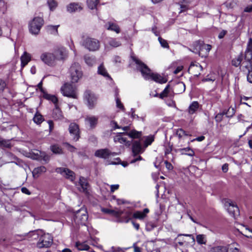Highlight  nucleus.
Masks as SVG:
<instances>
[{
    "instance_id": "f257e3e1",
    "label": "nucleus",
    "mask_w": 252,
    "mask_h": 252,
    "mask_svg": "<svg viewBox=\"0 0 252 252\" xmlns=\"http://www.w3.org/2000/svg\"><path fill=\"white\" fill-rule=\"evenodd\" d=\"M131 58L137 64V68L140 71L145 79H152L157 83L161 84L165 83L167 82V80L160 75L152 73L148 67L136 57L132 56Z\"/></svg>"
},
{
    "instance_id": "f03ea898",
    "label": "nucleus",
    "mask_w": 252,
    "mask_h": 252,
    "mask_svg": "<svg viewBox=\"0 0 252 252\" xmlns=\"http://www.w3.org/2000/svg\"><path fill=\"white\" fill-rule=\"evenodd\" d=\"M144 149L142 148L139 141H134L132 147V156L134 158L130 161V163H133L138 160H142V158L139 155L143 153Z\"/></svg>"
},
{
    "instance_id": "7ed1b4c3",
    "label": "nucleus",
    "mask_w": 252,
    "mask_h": 252,
    "mask_svg": "<svg viewBox=\"0 0 252 252\" xmlns=\"http://www.w3.org/2000/svg\"><path fill=\"white\" fill-rule=\"evenodd\" d=\"M70 73L72 82H77L83 75L80 64L78 63L72 64L70 68Z\"/></svg>"
},
{
    "instance_id": "20e7f679",
    "label": "nucleus",
    "mask_w": 252,
    "mask_h": 252,
    "mask_svg": "<svg viewBox=\"0 0 252 252\" xmlns=\"http://www.w3.org/2000/svg\"><path fill=\"white\" fill-rule=\"evenodd\" d=\"M83 46L90 51H95L99 49L100 42L96 39L87 37L83 42Z\"/></svg>"
},
{
    "instance_id": "39448f33",
    "label": "nucleus",
    "mask_w": 252,
    "mask_h": 252,
    "mask_svg": "<svg viewBox=\"0 0 252 252\" xmlns=\"http://www.w3.org/2000/svg\"><path fill=\"white\" fill-rule=\"evenodd\" d=\"M43 24V20L39 17L34 18L30 23V31L32 34H37L39 33Z\"/></svg>"
},
{
    "instance_id": "423d86ee",
    "label": "nucleus",
    "mask_w": 252,
    "mask_h": 252,
    "mask_svg": "<svg viewBox=\"0 0 252 252\" xmlns=\"http://www.w3.org/2000/svg\"><path fill=\"white\" fill-rule=\"evenodd\" d=\"M61 90L62 93L64 96L73 98H77L75 87L71 84L68 83L65 84L61 88Z\"/></svg>"
},
{
    "instance_id": "0eeeda50",
    "label": "nucleus",
    "mask_w": 252,
    "mask_h": 252,
    "mask_svg": "<svg viewBox=\"0 0 252 252\" xmlns=\"http://www.w3.org/2000/svg\"><path fill=\"white\" fill-rule=\"evenodd\" d=\"M53 243L52 237L49 234H44L39 238L37 243L38 248H48Z\"/></svg>"
},
{
    "instance_id": "6e6552de",
    "label": "nucleus",
    "mask_w": 252,
    "mask_h": 252,
    "mask_svg": "<svg viewBox=\"0 0 252 252\" xmlns=\"http://www.w3.org/2000/svg\"><path fill=\"white\" fill-rule=\"evenodd\" d=\"M88 216L85 209L81 208L75 215L74 221L78 224L85 225Z\"/></svg>"
},
{
    "instance_id": "1a4fd4ad",
    "label": "nucleus",
    "mask_w": 252,
    "mask_h": 252,
    "mask_svg": "<svg viewBox=\"0 0 252 252\" xmlns=\"http://www.w3.org/2000/svg\"><path fill=\"white\" fill-rule=\"evenodd\" d=\"M84 97L88 107L90 109H93L96 103V96L91 92L87 91L85 92Z\"/></svg>"
},
{
    "instance_id": "9d476101",
    "label": "nucleus",
    "mask_w": 252,
    "mask_h": 252,
    "mask_svg": "<svg viewBox=\"0 0 252 252\" xmlns=\"http://www.w3.org/2000/svg\"><path fill=\"white\" fill-rule=\"evenodd\" d=\"M211 49V46L209 44H200L197 43L196 47L195 49V51H193V52L197 53L200 56L206 57L208 55L209 52Z\"/></svg>"
},
{
    "instance_id": "9b49d317",
    "label": "nucleus",
    "mask_w": 252,
    "mask_h": 252,
    "mask_svg": "<svg viewBox=\"0 0 252 252\" xmlns=\"http://www.w3.org/2000/svg\"><path fill=\"white\" fill-rule=\"evenodd\" d=\"M225 206L228 212L235 219L239 215V210L237 205L230 200H227L225 203Z\"/></svg>"
},
{
    "instance_id": "f8f14e48",
    "label": "nucleus",
    "mask_w": 252,
    "mask_h": 252,
    "mask_svg": "<svg viewBox=\"0 0 252 252\" xmlns=\"http://www.w3.org/2000/svg\"><path fill=\"white\" fill-rule=\"evenodd\" d=\"M95 156L103 158H109L117 155L115 152H111L107 149L98 150L95 151Z\"/></svg>"
},
{
    "instance_id": "ddd939ff",
    "label": "nucleus",
    "mask_w": 252,
    "mask_h": 252,
    "mask_svg": "<svg viewBox=\"0 0 252 252\" xmlns=\"http://www.w3.org/2000/svg\"><path fill=\"white\" fill-rule=\"evenodd\" d=\"M41 60L45 64L52 66L55 64V59L53 53L44 52L40 56Z\"/></svg>"
},
{
    "instance_id": "4468645a",
    "label": "nucleus",
    "mask_w": 252,
    "mask_h": 252,
    "mask_svg": "<svg viewBox=\"0 0 252 252\" xmlns=\"http://www.w3.org/2000/svg\"><path fill=\"white\" fill-rule=\"evenodd\" d=\"M56 172L58 173H60L63 176L71 181H73L75 179L74 173L67 168L63 167L57 168L56 169Z\"/></svg>"
},
{
    "instance_id": "2eb2a0df",
    "label": "nucleus",
    "mask_w": 252,
    "mask_h": 252,
    "mask_svg": "<svg viewBox=\"0 0 252 252\" xmlns=\"http://www.w3.org/2000/svg\"><path fill=\"white\" fill-rule=\"evenodd\" d=\"M56 60H63L67 57V52L63 47H58L55 49L54 53Z\"/></svg>"
},
{
    "instance_id": "dca6fc26",
    "label": "nucleus",
    "mask_w": 252,
    "mask_h": 252,
    "mask_svg": "<svg viewBox=\"0 0 252 252\" xmlns=\"http://www.w3.org/2000/svg\"><path fill=\"white\" fill-rule=\"evenodd\" d=\"M241 66L244 71H248L247 80L250 83H252V62L244 61L243 62Z\"/></svg>"
},
{
    "instance_id": "f3484780",
    "label": "nucleus",
    "mask_w": 252,
    "mask_h": 252,
    "mask_svg": "<svg viewBox=\"0 0 252 252\" xmlns=\"http://www.w3.org/2000/svg\"><path fill=\"white\" fill-rule=\"evenodd\" d=\"M68 129L73 140L77 141L80 137L78 126L75 123H71L69 125Z\"/></svg>"
},
{
    "instance_id": "a211bd4d",
    "label": "nucleus",
    "mask_w": 252,
    "mask_h": 252,
    "mask_svg": "<svg viewBox=\"0 0 252 252\" xmlns=\"http://www.w3.org/2000/svg\"><path fill=\"white\" fill-rule=\"evenodd\" d=\"M177 147L178 148L174 149V151L176 153H180L182 155H185L190 157H193L194 156V152L190 147H188L182 148H181L182 147V145H178Z\"/></svg>"
},
{
    "instance_id": "6ab92c4d",
    "label": "nucleus",
    "mask_w": 252,
    "mask_h": 252,
    "mask_svg": "<svg viewBox=\"0 0 252 252\" xmlns=\"http://www.w3.org/2000/svg\"><path fill=\"white\" fill-rule=\"evenodd\" d=\"M203 68L202 66L198 63H191L189 68V72L194 76H198L200 74Z\"/></svg>"
},
{
    "instance_id": "aec40b11",
    "label": "nucleus",
    "mask_w": 252,
    "mask_h": 252,
    "mask_svg": "<svg viewBox=\"0 0 252 252\" xmlns=\"http://www.w3.org/2000/svg\"><path fill=\"white\" fill-rule=\"evenodd\" d=\"M98 122V118L94 116H87L85 119L86 125L88 126L91 128H94Z\"/></svg>"
},
{
    "instance_id": "412c9836",
    "label": "nucleus",
    "mask_w": 252,
    "mask_h": 252,
    "mask_svg": "<svg viewBox=\"0 0 252 252\" xmlns=\"http://www.w3.org/2000/svg\"><path fill=\"white\" fill-rule=\"evenodd\" d=\"M123 135H125L123 132L118 133L114 137V142L123 144L126 146H129L130 145V142L128 141L126 137H123Z\"/></svg>"
},
{
    "instance_id": "4be33fe9",
    "label": "nucleus",
    "mask_w": 252,
    "mask_h": 252,
    "mask_svg": "<svg viewBox=\"0 0 252 252\" xmlns=\"http://www.w3.org/2000/svg\"><path fill=\"white\" fill-rule=\"evenodd\" d=\"M82 5L79 3H71L67 6V10L69 12L80 11L82 9Z\"/></svg>"
},
{
    "instance_id": "5701e85b",
    "label": "nucleus",
    "mask_w": 252,
    "mask_h": 252,
    "mask_svg": "<svg viewBox=\"0 0 252 252\" xmlns=\"http://www.w3.org/2000/svg\"><path fill=\"white\" fill-rule=\"evenodd\" d=\"M21 68H23L31 60V56L30 54L25 52L21 57Z\"/></svg>"
},
{
    "instance_id": "b1692460",
    "label": "nucleus",
    "mask_w": 252,
    "mask_h": 252,
    "mask_svg": "<svg viewBox=\"0 0 252 252\" xmlns=\"http://www.w3.org/2000/svg\"><path fill=\"white\" fill-rule=\"evenodd\" d=\"M149 212V210L148 208H145L142 212L136 211L133 214V217L135 219L142 220L145 218L147 214Z\"/></svg>"
},
{
    "instance_id": "393cba45",
    "label": "nucleus",
    "mask_w": 252,
    "mask_h": 252,
    "mask_svg": "<svg viewBox=\"0 0 252 252\" xmlns=\"http://www.w3.org/2000/svg\"><path fill=\"white\" fill-rule=\"evenodd\" d=\"M46 168L44 166H41L35 168L32 171V175L34 178H37L40 175L46 172Z\"/></svg>"
},
{
    "instance_id": "a878e982",
    "label": "nucleus",
    "mask_w": 252,
    "mask_h": 252,
    "mask_svg": "<svg viewBox=\"0 0 252 252\" xmlns=\"http://www.w3.org/2000/svg\"><path fill=\"white\" fill-rule=\"evenodd\" d=\"M210 252H228V246H217L212 247Z\"/></svg>"
},
{
    "instance_id": "bb28decb",
    "label": "nucleus",
    "mask_w": 252,
    "mask_h": 252,
    "mask_svg": "<svg viewBox=\"0 0 252 252\" xmlns=\"http://www.w3.org/2000/svg\"><path fill=\"white\" fill-rule=\"evenodd\" d=\"M105 27L107 30L115 32L117 33L120 32V28L118 25L113 23L109 22L105 25Z\"/></svg>"
},
{
    "instance_id": "cd10ccee",
    "label": "nucleus",
    "mask_w": 252,
    "mask_h": 252,
    "mask_svg": "<svg viewBox=\"0 0 252 252\" xmlns=\"http://www.w3.org/2000/svg\"><path fill=\"white\" fill-rule=\"evenodd\" d=\"M196 240L199 245H206L207 242L206 236L204 234L197 235Z\"/></svg>"
},
{
    "instance_id": "c85d7f7f",
    "label": "nucleus",
    "mask_w": 252,
    "mask_h": 252,
    "mask_svg": "<svg viewBox=\"0 0 252 252\" xmlns=\"http://www.w3.org/2000/svg\"><path fill=\"white\" fill-rule=\"evenodd\" d=\"M186 86L184 83L179 82L175 86V90L177 94H181L185 92Z\"/></svg>"
},
{
    "instance_id": "c756f323",
    "label": "nucleus",
    "mask_w": 252,
    "mask_h": 252,
    "mask_svg": "<svg viewBox=\"0 0 252 252\" xmlns=\"http://www.w3.org/2000/svg\"><path fill=\"white\" fill-rule=\"evenodd\" d=\"M79 184L82 189L81 190L84 192H87L88 183H87L86 179L83 177H80L79 179Z\"/></svg>"
},
{
    "instance_id": "7c9ffc66",
    "label": "nucleus",
    "mask_w": 252,
    "mask_h": 252,
    "mask_svg": "<svg viewBox=\"0 0 252 252\" xmlns=\"http://www.w3.org/2000/svg\"><path fill=\"white\" fill-rule=\"evenodd\" d=\"M199 107V104L197 101H193L189 106L188 111L190 114L194 113Z\"/></svg>"
},
{
    "instance_id": "2f4dec72",
    "label": "nucleus",
    "mask_w": 252,
    "mask_h": 252,
    "mask_svg": "<svg viewBox=\"0 0 252 252\" xmlns=\"http://www.w3.org/2000/svg\"><path fill=\"white\" fill-rule=\"evenodd\" d=\"M97 72L99 74H100L103 76L104 77H108L110 78V76L109 75L106 68H105L103 64H100L98 67Z\"/></svg>"
},
{
    "instance_id": "473e14b6",
    "label": "nucleus",
    "mask_w": 252,
    "mask_h": 252,
    "mask_svg": "<svg viewBox=\"0 0 252 252\" xmlns=\"http://www.w3.org/2000/svg\"><path fill=\"white\" fill-rule=\"evenodd\" d=\"M53 117L55 120H60L63 118L62 111L59 108L57 107L53 110Z\"/></svg>"
},
{
    "instance_id": "72a5a7b5",
    "label": "nucleus",
    "mask_w": 252,
    "mask_h": 252,
    "mask_svg": "<svg viewBox=\"0 0 252 252\" xmlns=\"http://www.w3.org/2000/svg\"><path fill=\"white\" fill-rule=\"evenodd\" d=\"M85 63L89 66H93L95 63V59L93 56L86 55L84 56Z\"/></svg>"
},
{
    "instance_id": "f704fd0d",
    "label": "nucleus",
    "mask_w": 252,
    "mask_h": 252,
    "mask_svg": "<svg viewBox=\"0 0 252 252\" xmlns=\"http://www.w3.org/2000/svg\"><path fill=\"white\" fill-rule=\"evenodd\" d=\"M125 135L129 136L132 138H138L141 136V132L135 130H132L129 132H123Z\"/></svg>"
},
{
    "instance_id": "c9c22d12",
    "label": "nucleus",
    "mask_w": 252,
    "mask_h": 252,
    "mask_svg": "<svg viewBox=\"0 0 252 252\" xmlns=\"http://www.w3.org/2000/svg\"><path fill=\"white\" fill-rule=\"evenodd\" d=\"M59 26L49 25L46 27V30L49 33L56 35L58 34V27Z\"/></svg>"
},
{
    "instance_id": "e433bc0d",
    "label": "nucleus",
    "mask_w": 252,
    "mask_h": 252,
    "mask_svg": "<svg viewBox=\"0 0 252 252\" xmlns=\"http://www.w3.org/2000/svg\"><path fill=\"white\" fill-rule=\"evenodd\" d=\"M75 246L79 251H87L90 249V247L85 243L76 242Z\"/></svg>"
},
{
    "instance_id": "4c0bfd02",
    "label": "nucleus",
    "mask_w": 252,
    "mask_h": 252,
    "mask_svg": "<svg viewBox=\"0 0 252 252\" xmlns=\"http://www.w3.org/2000/svg\"><path fill=\"white\" fill-rule=\"evenodd\" d=\"M243 59V55L242 54H240L238 55L237 58L234 59L232 61V64L233 65L238 67L242 62Z\"/></svg>"
},
{
    "instance_id": "58836bf2",
    "label": "nucleus",
    "mask_w": 252,
    "mask_h": 252,
    "mask_svg": "<svg viewBox=\"0 0 252 252\" xmlns=\"http://www.w3.org/2000/svg\"><path fill=\"white\" fill-rule=\"evenodd\" d=\"M245 57L246 61H251L252 59V47H248L246 51H245Z\"/></svg>"
},
{
    "instance_id": "ea45409f",
    "label": "nucleus",
    "mask_w": 252,
    "mask_h": 252,
    "mask_svg": "<svg viewBox=\"0 0 252 252\" xmlns=\"http://www.w3.org/2000/svg\"><path fill=\"white\" fill-rule=\"evenodd\" d=\"M98 0H87V3L88 7L91 9H94L96 7Z\"/></svg>"
},
{
    "instance_id": "a19ab883",
    "label": "nucleus",
    "mask_w": 252,
    "mask_h": 252,
    "mask_svg": "<svg viewBox=\"0 0 252 252\" xmlns=\"http://www.w3.org/2000/svg\"><path fill=\"white\" fill-rule=\"evenodd\" d=\"M33 120L37 124H40L43 121V118L41 115L37 113L35 114Z\"/></svg>"
},
{
    "instance_id": "79ce46f5",
    "label": "nucleus",
    "mask_w": 252,
    "mask_h": 252,
    "mask_svg": "<svg viewBox=\"0 0 252 252\" xmlns=\"http://www.w3.org/2000/svg\"><path fill=\"white\" fill-rule=\"evenodd\" d=\"M0 147L10 148L11 147V144L9 140H5L0 137Z\"/></svg>"
},
{
    "instance_id": "37998d69",
    "label": "nucleus",
    "mask_w": 252,
    "mask_h": 252,
    "mask_svg": "<svg viewBox=\"0 0 252 252\" xmlns=\"http://www.w3.org/2000/svg\"><path fill=\"white\" fill-rule=\"evenodd\" d=\"M241 233L248 238H252V236L251 235V233H252V230L250 229L247 227H245L244 230H243Z\"/></svg>"
},
{
    "instance_id": "c03bdc74",
    "label": "nucleus",
    "mask_w": 252,
    "mask_h": 252,
    "mask_svg": "<svg viewBox=\"0 0 252 252\" xmlns=\"http://www.w3.org/2000/svg\"><path fill=\"white\" fill-rule=\"evenodd\" d=\"M224 115L227 117H232L235 113V110L234 107H230L228 108L226 112H223Z\"/></svg>"
},
{
    "instance_id": "a18cd8bd",
    "label": "nucleus",
    "mask_w": 252,
    "mask_h": 252,
    "mask_svg": "<svg viewBox=\"0 0 252 252\" xmlns=\"http://www.w3.org/2000/svg\"><path fill=\"white\" fill-rule=\"evenodd\" d=\"M109 44L113 47H117L120 46L121 44L120 41H117L116 39L111 38L109 41Z\"/></svg>"
},
{
    "instance_id": "49530a36",
    "label": "nucleus",
    "mask_w": 252,
    "mask_h": 252,
    "mask_svg": "<svg viewBox=\"0 0 252 252\" xmlns=\"http://www.w3.org/2000/svg\"><path fill=\"white\" fill-rule=\"evenodd\" d=\"M47 3L51 10H54L58 5L55 0H48Z\"/></svg>"
},
{
    "instance_id": "de8ad7c7",
    "label": "nucleus",
    "mask_w": 252,
    "mask_h": 252,
    "mask_svg": "<svg viewBox=\"0 0 252 252\" xmlns=\"http://www.w3.org/2000/svg\"><path fill=\"white\" fill-rule=\"evenodd\" d=\"M154 140V137L153 136L150 135L146 137L145 141H144V146L145 147H148L149 145H151L152 143Z\"/></svg>"
},
{
    "instance_id": "09e8293b",
    "label": "nucleus",
    "mask_w": 252,
    "mask_h": 252,
    "mask_svg": "<svg viewBox=\"0 0 252 252\" xmlns=\"http://www.w3.org/2000/svg\"><path fill=\"white\" fill-rule=\"evenodd\" d=\"M176 134L178 136L179 139H181L184 136L188 135V134L186 133V132L181 128L177 130Z\"/></svg>"
},
{
    "instance_id": "8fccbe9b",
    "label": "nucleus",
    "mask_w": 252,
    "mask_h": 252,
    "mask_svg": "<svg viewBox=\"0 0 252 252\" xmlns=\"http://www.w3.org/2000/svg\"><path fill=\"white\" fill-rule=\"evenodd\" d=\"M51 149L54 153L59 154L62 153V149L57 145H53L51 146Z\"/></svg>"
},
{
    "instance_id": "3c124183",
    "label": "nucleus",
    "mask_w": 252,
    "mask_h": 252,
    "mask_svg": "<svg viewBox=\"0 0 252 252\" xmlns=\"http://www.w3.org/2000/svg\"><path fill=\"white\" fill-rule=\"evenodd\" d=\"M117 94H118V93L116 92V101L117 107L118 108H120L123 110H124L125 108L124 107V105L122 104V103L121 102L120 99L118 97H117Z\"/></svg>"
},
{
    "instance_id": "603ef678",
    "label": "nucleus",
    "mask_w": 252,
    "mask_h": 252,
    "mask_svg": "<svg viewBox=\"0 0 252 252\" xmlns=\"http://www.w3.org/2000/svg\"><path fill=\"white\" fill-rule=\"evenodd\" d=\"M169 85H168L164 89V90L162 92V93L160 94V97L162 98L164 97H166L167 96L168 93H169Z\"/></svg>"
},
{
    "instance_id": "864d4df0",
    "label": "nucleus",
    "mask_w": 252,
    "mask_h": 252,
    "mask_svg": "<svg viewBox=\"0 0 252 252\" xmlns=\"http://www.w3.org/2000/svg\"><path fill=\"white\" fill-rule=\"evenodd\" d=\"M45 97L47 99L51 100L55 104L58 101L57 98L54 95H51L47 94L45 95Z\"/></svg>"
},
{
    "instance_id": "5fc2aeb1",
    "label": "nucleus",
    "mask_w": 252,
    "mask_h": 252,
    "mask_svg": "<svg viewBox=\"0 0 252 252\" xmlns=\"http://www.w3.org/2000/svg\"><path fill=\"white\" fill-rule=\"evenodd\" d=\"M158 39L162 47L164 48L169 47L168 44L165 40L162 39L161 37H159Z\"/></svg>"
},
{
    "instance_id": "6e6d98bb",
    "label": "nucleus",
    "mask_w": 252,
    "mask_h": 252,
    "mask_svg": "<svg viewBox=\"0 0 252 252\" xmlns=\"http://www.w3.org/2000/svg\"><path fill=\"white\" fill-rule=\"evenodd\" d=\"M224 115V112L218 114L215 117V120L217 122H220L222 120L223 116Z\"/></svg>"
},
{
    "instance_id": "4d7b16f0",
    "label": "nucleus",
    "mask_w": 252,
    "mask_h": 252,
    "mask_svg": "<svg viewBox=\"0 0 252 252\" xmlns=\"http://www.w3.org/2000/svg\"><path fill=\"white\" fill-rule=\"evenodd\" d=\"M181 236H185L189 237L192 240V242L194 243H195V239L192 234H180L178 235V237L176 238V239H178Z\"/></svg>"
},
{
    "instance_id": "13d9d810",
    "label": "nucleus",
    "mask_w": 252,
    "mask_h": 252,
    "mask_svg": "<svg viewBox=\"0 0 252 252\" xmlns=\"http://www.w3.org/2000/svg\"><path fill=\"white\" fill-rule=\"evenodd\" d=\"M111 126L113 128V129L116 128H120L121 126H119L117 122L115 121H111L110 123Z\"/></svg>"
},
{
    "instance_id": "bf43d9fd",
    "label": "nucleus",
    "mask_w": 252,
    "mask_h": 252,
    "mask_svg": "<svg viewBox=\"0 0 252 252\" xmlns=\"http://www.w3.org/2000/svg\"><path fill=\"white\" fill-rule=\"evenodd\" d=\"M119 188V185H112L110 186V190L111 192H114L115 190L118 189Z\"/></svg>"
},
{
    "instance_id": "052dcab7",
    "label": "nucleus",
    "mask_w": 252,
    "mask_h": 252,
    "mask_svg": "<svg viewBox=\"0 0 252 252\" xmlns=\"http://www.w3.org/2000/svg\"><path fill=\"white\" fill-rule=\"evenodd\" d=\"M6 87V83L3 80H0V91H3Z\"/></svg>"
},
{
    "instance_id": "680f3d73",
    "label": "nucleus",
    "mask_w": 252,
    "mask_h": 252,
    "mask_svg": "<svg viewBox=\"0 0 252 252\" xmlns=\"http://www.w3.org/2000/svg\"><path fill=\"white\" fill-rule=\"evenodd\" d=\"M172 150V146H169L168 147H167L165 150V155H167L169 154Z\"/></svg>"
},
{
    "instance_id": "e2e57ef3",
    "label": "nucleus",
    "mask_w": 252,
    "mask_h": 252,
    "mask_svg": "<svg viewBox=\"0 0 252 252\" xmlns=\"http://www.w3.org/2000/svg\"><path fill=\"white\" fill-rule=\"evenodd\" d=\"M42 157V158L43 160H44L46 162H48L49 160V157L48 155H45L44 154H42V155L40 156Z\"/></svg>"
},
{
    "instance_id": "0e129e2a",
    "label": "nucleus",
    "mask_w": 252,
    "mask_h": 252,
    "mask_svg": "<svg viewBox=\"0 0 252 252\" xmlns=\"http://www.w3.org/2000/svg\"><path fill=\"white\" fill-rule=\"evenodd\" d=\"M245 12H251L252 11V5H249L246 7L244 10Z\"/></svg>"
},
{
    "instance_id": "69168bd1",
    "label": "nucleus",
    "mask_w": 252,
    "mask_h": 252,
    "mask_svg": "<svg viewBox=\"0 0 252 252\" xmlns=\"http://www.w3.org/2000/svg\"><path fill=\"white\" fill-rule=\"evenodd\" d=\"M228 170V165L227 163L224 164L222 166V170L223 172L226 173Z\"/></svg>"
},
{
    "instance_id": "338daca9",
    "label": "nucleus",
    "mask_w": 252,
    "mask_h": 252,
    "mask_svg": "<svg viewBox=\"0 0 252 252\" xmlns=\"http://www.w3.org/2000/svg\"><path fill=\"white\" fill-rule=\"evenodd\" d=\"M164 163L165 164L166 167L168 170H172L173 169V166L170 163L168 162L167 161H165Z\"/></svg>"
},
{
    "instance_id": "774afa93",
    "label": "nucleus",
    "mask_w": 252,
    "mask_h": 252,
    "mask_svg": "<svg viewBox=\"0 0 252 252\" xmlns=\"http://www.w3.org/2000/svg\"><path fill=\"white\" fill-rule=\"evenodd\" d=\"M113 62L115 63H120L121 62V58L119 56H115L114 58Z\"/></svg>"
}]
</instances>
